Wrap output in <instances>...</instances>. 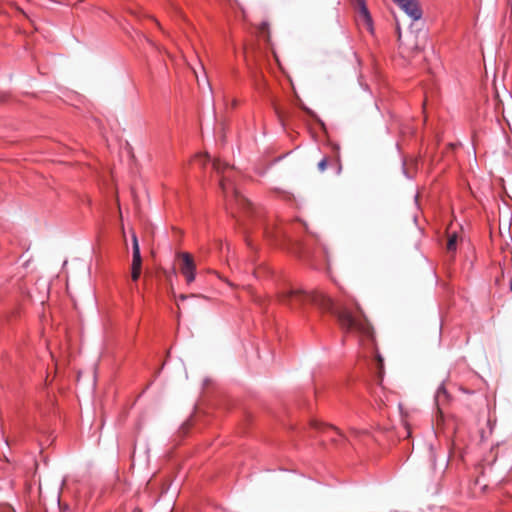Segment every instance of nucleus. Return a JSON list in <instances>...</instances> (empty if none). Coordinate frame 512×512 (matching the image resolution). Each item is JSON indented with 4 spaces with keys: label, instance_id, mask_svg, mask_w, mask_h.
Instances as JSON below:
<instances>
[{
    "label": "nucleus",
    "instance_id": "obj_1",
    "mask_svg": "<svg viewBox=\"0 0 512 512\" xmlns=\"http://www.w3.org/2000/svg\"><path fill=\"white\" fill-rule=\"evenodd\" d=\"M279 298L283 304L290 306L292 309L310 301L320 309L333 314L346 331H355L370 339L374 338V329L357 302H355V308L358 316H354L346 307L335 305L330 297L320 291L308 294L298 288H287L279 294Z\"/></svg>",
    "mask_w": 512,
    "mask_h": 512
},
{
    "label": "nucleus",
    "instance_id": "obj_2",
    "mask_svg": "<svg viewBox=\"0 0 512 512\" xmlns=\"http://www.w3.org/2000/svg\"><path fill=\"white\" fill-rule=\"evenodd\" d=\"M178 259L181 261L180 271L188 284L195 280L196 264L192 255L188 252H178Z\"/></svg>",
    "mask_w": 512,
    "mask_h": 512
},
{
    "label": "nucleus",
    "instance_id": "obj_3",
    "mask_svg": "<svg viewBox=\"0 0 512 512\" xmlns=\"http://www.w3.org/2000/svg\"><path fill=\"white\" fill-rule=\"evenodd\" d=\"M132 264H131V279L137 281L141 275L142 270V257L140 254V247L135 233L132 234Z\"/></svg>",
    "mask_w": 512,
    "mask_h": 512
},
{
    "label": "nucleus",
    "instance_id": "obj_4",
    "mask_svg": "<svg viewBox=\"0 0 512 512\" xmlns=\"http://www.w3.org/2000/svg\"><path fill=\"white\" fill-rule=\"evenodd\" d=\"M413 21L422 17V9L418 0H393Z\"/></svg>",
    "mask_w": 512,
    "mask_h": 512
},
{
    "label": "nucleus",
    "instance_id": "obj_5",
    "mask_svg": "<svg viewBox=\"0 0 512 512\" xmlns=\"http://www.w3.org/2000/svg\"><path fill=\"white\" fill-rule=\"evenodd\" d=\"M230 168L228 164L221 162L219 159H215L213 161V169L221 175L220 179V187L222 191L226 194V182L228 181V178H226L223 174L226 169Z\"/></svg>",
    "mask_w": 512,
    "mask_h": 512
},
{
    "label": "nucleus",
    "instance_id": "obj_6",
    "mask_svg": "<svg viewBox=\"0 0 512 512\" xmlns=\"http://www.w3.org/2000/svg\"><path fill=\"white\" fill-rule=\"evenodd\" d=\"M354 5L359 11L360 16L363 18L365 23L370 26L371 25V16L366 6L365 0H352Z\"/></svg>",
    "mask_w": 512,
    "mask_h": 512
},
{
    "label": "nucleus",
    "instance_id": "obj_7",
    "mask_svg": "<svg viewBox=\"0 0 512 512\" xmlns=\"http://www.w3.org/2000/svg\"><path fill=\"white\" fill-rule=\"evenodd\" d=\"M447 399H448L447 391L445 390L444 387H440L437 390V393H436V396H435V403H436L437 410H438L440 415H442V413H443L442 412V406L447 401Z\"/></svg>",
    "mask_w": 512,
    "mask_h": 512
},
{
    "label": "nucleus",
    "instance_id": "obj_8",
    "mask_svg": "<svg viewBox=\"0 0 512 512\" xmlns=\"http://www.w3.org/2000/svg\"><path fill=\"white\" fill-rule=\"evenodd\" d=\"M233 200L236 202V204L242 208H245L246 206H250V202L244 198L243 196H241L238 191L234 190L233 191Z\"/></svg>",
    "mask_w": 512,
    "mask_h": 512
},
{
    "label": "nucleus",
    "instance_id": "obj_9",
    "mask_svg": "<svg viewBox=\"0 0 512 512\" xmlns=\"http://www.w3.org/2000/svg\"><path fill=\"white\" fill-rule=\"evenodd\" d=\"M457 243V236L455 234L451 235L447 242V250L449 252L455 251Z\"/></svg>",
    "mask_w": 512,
    "mask_h": 512
},
{
    "label": "nucleus",
    "instance_id": "obj_10",
    "mask_svg": "<svg viewBox=\"0 0 512 512\" xmlns=\"http://www.w3.org/2000/svg\"><path fill=\"white\" fill-rule=\"evenodd\" d=\"M376 359L378 364V378L379 381H381L383 377V358L381 357V355L377 354Z\"/></svg>",
    "mask_w": 512,
    "mask_h": 512
},
{
    "label": "nucleus",
    "instance_id": "obj_11",
    "mask_svg": "<svg viewBox=\"0 0 512 512\" xmlns=\"http://www.w3.org/2000/svg\"><path fill=\"white\" fill-rule=\"evenodd\" d=\"M333 163L335 165V171H336V174H340L341 173V170H342V164H341V161H340V158L339 156L337 155L335 157V159L333 160Z\"/></svg>",
    "mask_w": 512,
    "mask_h": 512
},
{
    "label": "nucleus",
    "instance_id": "obj_12",
    "mask_svg": "<svg viewBox=\"0 0 512 512\" xmlns=\"http://www.w3.org/2000/svg\"><path fill=\"white\" fill-rule=\"evenodd\" d=\"M328 166V159L325 157L318 163V170L324 172Z\"/></svg>",
    "mask_w": 512,
    "mask_h": 512
},
{
    "label": "nucleus",
    "instance_id": "obj_13",
    "mask_svg": "<svg viewBox=\"0 0 512 512\" xmlns=\"http://www.w3.org/2000/svg\"><path fill=\"white\" fill-rule=\"evenodd\" d=\"M259 30L262 34H266L267 40L269 39V26L267 23H262L259 27Z\"/></svg>",
    "mask_w": 512,
    "mask_h": 512
},
{
    "label": "nucleus",
    "instance_id": "obj_14",
    "mask_svg": "<svg viewBox=\"0 0 512 512\" xmlns=\"http://www.w3.org/2000/svg\"><path fill=\"white\" fill-rule=\"evenodd\" d=\"M429 453H430V458H431V462H432V467L435 468V465H436L435 453L431 447L429 448Z\"/></svg>",
    "mask_w": 512,
    "mask_h": 512
},
{
    "label": "nucleus",
    "instance_id": "obj_15",
    "mask_svg": "<svg viewBox=\"0 0 512 512\" xmlns=\"http://www.w3.org/2000/svg\"><path fill=\"white\" fill-rule=\"evenodd\" d=\"M330 428H331V429H333V430H335V432H336L340 437H344V435L342 434V432H341L338 428H336V427H332V426H331Z\"/></svg>",
    "mask_w": 512,
    "mask_h": 512
},
{
    "label": "nucleus",
    "instance_id": "obj_16",
    "mask_svg": "<svg viewBox=\"0 0 512 512\" xmlns=\"http://www.w3.org/2000/svg\"><path fill=\"white\" fill-rule=\"evenodd\" d=\"M204 157H205V159H207V160L209 159V155H208V154H205V155H204ZM202 158H203V156H202V155H197V156H196V159H198V160H201Z\"/></svg>",
    "mask_w": 512,
    "mask_h": 512
},
{
    "label": "nucleus",
    "instance_id": "obj_17",
    "mask_svg": "<svg viewBox=\"0 0 512 512\" xmlns=\"http://www.w3.org/2000/svg\"><path fill=\"white\" fill-rule=\"evenodd\" d=\"M396 29H397L398 39L400 40L401 39V30H400L399 25H397Z\"/></svg>",
    "mask_w": 512,
    "mask_h": 512
},
{
    "label": "nucleus",
    "instance_id": "obj_18",
    "mask_svg": "<svg viewBox=\"0 0 512 512\" xmlns=\"http://www.w3.org/2000/svg\"><path fill=\"white\" fill-rule=\"evenodd\" d=\"M187 297H188L187 295H185V294H181V295L179 296V299L183 301V300H185Z\"/></svg>",
    "mask_w": 512,
    "mask_h": 512
},
{
    "label": "nucleus",
    "instance_id": "obj_19",
    "mask_svg": "<svg viewBox=\"0 0 512 512\" xmlns=\"http://www.w3.org/2000/svg\"><path fill=\"white\" fill-rule=\"evenodd\" d=\"M312 425H313L315 428H319V423H318V422H316V421H313V422H312Z\"/></svg>",
    "mask_w": 512,
    "mask_h": 512
},
{
    "label": "nucleus",
    "instance_id": "obj_20",
    "mask_svg": "<svg viewBox=\"0 0 512 512\" xmlns=\"http://www.w3.org/2000/svg\"><path fill=\"white\" fill-rule=\"evenodd\" d=\"M194 75H195V78H196V80H197V83H200V80H199V77H198V75H197V72H194Z\"/></svg>",
    "mask_w": 512,
    "mask_h": 512
},
{
    "label": "nucleus",
    "instance_id": "obj_21",
    "mask_svg": "<svg viewBox=\"0 0 512 512\" xmlns=\"http://www.w3.org/2000/svg\"><path fill=\"white\" fill-rule=\"evenodd\" d=\"M194 75H195V78H196V80H197V83H200V80H199V77H198V75H197V72H194Z\"/></svg>",
    "mask_w": 512,
    "mask_h": 512
},
{
    "label": "nucleus",
    "instance_id": "obj_22",
    "mask_svg": "<svg viewBox=\"0 0 512 512\" xmlns=\"http://www.w3.org/2000/svg\"><path fill=\"white\" fill-rule=\"evenodd\" d=\"M194 75H195V78H196V80H197V83H200V80H199V77H198V75H197V72H194Z\"/></svg>",
    "mask_w": 512,
    "mask_h": 512
},
{
    "label": "nucleus",
    "instance_id": "obj_23",
    "mask_svg": "<svg viewBox=\"0 0 512 512\" xmlns=\"http://www.w3.org/2000/svg\"><path fill=\"white\" fill-rule=\"evenodd\" d=\"M194 75H195V78H196V80H197V83H200V80H199V77H198V75H197V72H194Z\"/></svg>",
    "mask_w": 512,
    "mask_h": 512
}]
</instances>
